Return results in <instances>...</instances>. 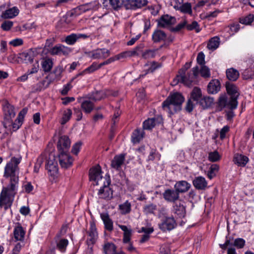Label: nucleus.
<instances>
[{
    "mask_svg": "<svg viewBox=\"0 0 254 254\" xmlns=\"http://www.w3.org/2000/svg\"><path fill=\"white\" fill-rule=\"evenodd\" d=\"M219 44L220 39L218 37L215 36L209 40L207 47L208 49L214 51L219 47Z\"/></svg>",
    "mask_w": 254,
    "mask_h": 254,
    "instance_id": "obj_38",
    "label": "nucleus"
},
{
    "mask_svg": "<svg viewBox=\"0 0 254 254\" xmlns=\"http://www.w3.org/2000/svg\"><path fill=\"white\" fill-rule=\"evenodd\" d=\"M147 0H130L129 3L133 9L140 8L147 4Z\"/></svg>",
    "mask_w": 254,
    "mask_h": 254,
    "instance_id": "obj_43",
    "label": "nucleus"
},
{
    "mask_svg": "<svg viewBox=\"0 0 254 254\" xmlns=\"http://www.w3.org/2000/svg\"><path fill=\"white\" fill-rule=\"evenodd\" d=\"M245 240L242 238H237L234 240L233 246L238 249L243 248L245 245Z\"/></svg>",
    "mask_w": 254,
    "mask_h": 254,
    "instance_id": "obj_59",
    "label": "nucleus"
},
{
    "mask_svg": "<svg viewBox=\"0 0 254 254\" xmlns=\"http://www.w3.org/2000/svg\"><path fill=\"white\" fill-rule=\"evenodd\" d=\"M190 187L191 185L186 181H178L175 185V188L179 194L187 192Z\"/></svg>",
    "mask_w": 254,
    "mask_h": 254,
    "instance_id": "obj_27",
    "label": "nucleus"
},
{
    "mask_svg": "<svg viewBox=\"0 0 254 254\" xmlns=\"http://www.w3.org/2000/svg\"><path fill=\"white\" fill-rule=\"evenodd\" d=\"M77 41L76 34L74 33L67 36L64 40L65 42L68 45H73Z\"/></svg>",
    "mask_w": 254,
    "mask_h": 254,
    "instance_id": "obj_49",
    "label": "nucleus"
},
{
    "mask_svg": "<svg viewBox=\"0 0 254 254\" xmlns=\"http://www.w3.org/2000/svg\"><path fill=\"white\" fill-rule=\"evenodd\" d=\"M200 72L201 76L204 78H207L210 76V71L209 68L205 65L200 66V69H198V72Z\"/></svg>",
    "mask_w": 254,
    "mask_h": 254,
    "instance_id": "obj_50",
    "label": "nucleus"
},
{
    "mask_svg": "<svg viewBox=\"0 0 254 254\" xmlns=\"http://www.w3.org/2000/svg\"><path fill=\"white\" fill-rule=\"evenodd\" d=\"M131 203L128 200L119 205V210L122 215L129 213L131 211Z\"/></svg>",
    "mask_w": 254,
    "mask_h": 254,
    "instance_id": "obj_35",
    "label": "nucleus"
},
{
    "mask_svg": "<svg viewBox=\"0 0 254 254\" xmlns=\"http://www.w3.org/2000/svg\"><path fill=\"white\" fill-rule=\"evenodd\" d=\"M89 178L90 181L94 182L96 185L99 184V181H102L103 180L106 182V179H103L102 177L101 169L99 166L93 167L90 170Z\"/></svg>",
    "mask_w": 254,
    "mask_h": 254,
    "instance_id": "obj_10",
    "label": "nucleus"
},
{
    "mask_svg": "<svg viewBox=\"0 0 254 254\" xmlns=\"http://www.w3.org/2000/svg\"><path fill=\"white\" fill-rule=\"evenodd\" d=\"M173 211L179 218L184 217L186 215L185 202L182 201L176 202L173 206Z\"/></svg>",
    "mask_w": 254,
    "mask_h": 254,
    "instance_id": "obj_17",
    "label": "nucleus"
},
{
    "mask_svg": "<svg viewBox=\"0 0 254 254\" xmlns=\"http://www.w3.org/2000/svg\"><path fill=\"white\" fill-rule=\"evenodd\" d=\"M254 19V15L253 14H249L247 16L240 19V22L245 25L250 24Z\"/></svg>",
    "mask_w": 254,
    "mask_h": 254,
    "instance_id": "obj_55",
    "label": "nucleus"
},
{
    "mask_svg": "<svg viewBox=\"0 0 254 254\" xmlns=\"http://www.w3.org/2000/svg\"><path fill=\"white\" fill-rule=\"evenodd\" d=\"M161 65L155 62L151 63H148L144 65V71L145 73L144 75H145L149 72H153L157 68L161 67Z\"/></svg>",
    "mask_w": 254,
    "mask_h": 254,
    "instance_id": "obj_36",
    "label": "nucleus"
},
{
    "mask_svg": "<svg viewBox=\"0 0 254 254\" xmlns=\"http://www.w3.org/2000/svg\"><path fill=\"white\" fill-rule=\"evenodd\" d=\"M110 54L109 50L103 48L97 49L88 53V57L93 59H104L108 58Z\"/></svg>",
    "mask_w": 254,
    "mask_h": 254,
    "instance_id": "obj_13",
    "label": "nucleus"
},
{
    "mask_svg": "<svg viewBox=\"0 0 254 254\" xmlns=\"http://www.w3.org/2000/svg\"><path fill=\"white\" fill-rule=\"evenodd\" d=\"M101 217L105 225V228L111 231L113 229V222L107 213L101 214Z\"/></svg>",
    "mask_w": 254,
    "mask_h": 254,
    "instance_id": "obj_33",
    "label": "nucleus"
},
{
    "mask_svg": "<svg viewBox=\"0 0 254 254\" xmlns=\"http://www.w3.org/2000/svg\"><path fill=\"white\" fill-rule=\"evenodd\" d=\"M186 28L190 31L194 30L196 33L201 30L198 23L195 21H193L191 24H188L187 22Z\"/></svg>",
    "mask_w": 254,
    "mask_h": 254,
    "instance_id": "obj_51",
    "label": "nucleus"
},
{
    "mask_svg": "<svg viewBox=\"0 0 254 254\" xmlns=\"http://www.w3.org/2000/svg\"><path fill=\"white\" fill-rule=\"evenodd\" d=\"M87 11H88V7H87L85 4H82L76 7L72 10L71 12V16L75 15V16H77Z\"/></svg>",
    "mask_w": 254,
    "mask_h": 254,
    "instance_id": "obj_41",
    "label": "nucleus"
},
{
    "mask_svg": "<svg viewBox=\"0 0 254 254\" xmlns=\"http://www.w3.org/2000/svg\"><path fill=\"white\" fill-rule=\"evenodd\" d=\"M41 66L44 72H49L53 66V62L52 59L46 58L41 62Z\"/></svg>",
    "mask_w": 254,
    "mask_h": 254,
    "instance_id": "obj_34",
    "label": "nucleus"
},
{
    "mask_svg": "<svg viewBox=\"0 0 254 254\" xmlns=\"http://www.w3.org/2000/svg\"><path fill=\"white\" fill-rule=\"evenodd\" d=\"M167 36L165 32L160 29H156L152 35V40L154 43L165 42L167 40Z\"/></svg>",
    "mask_w": 254,
    "mask_h": 254,
    "instance_id": "obj_22",
    "label": "nucleus"
},
{
    "mask_svg": "<svg viewBox=\"0 0 254 254\" xmlns=\"http://www.w3.org/2000/svg\"><path fill=\"white\" fill-rule=\"evenodd\" d=\"M187 26V20H183L180 23H179L175 27L172 29V31L173 32H178L180 31L184 27H186Z\"/></svg>",
    "mask_w": 254,
    "mask_h": 254,
    "instance_id": "obj_60",
    "label": "nucleus"
},
{
    "mask_svg": "<svg viewBox=\"0 0 254 254\" xmlns=\"http://www.w3.org/2000/svg\"><path fill=\"white\" fill-rule=\"evenodd\" d=\"M233 161L235 164H237L238 166L244 167L246 166L249 161V158L246 156L236 154L234 157Z\"/></svg>",
    "mask_w": 254,
    "mask_h": 254,
    "instance_id": "obj_32",
    "label": "nucleus"
},
{
    "mask_svg": "<svg viewBox=\"0 0 254 254\" xmlns=\"http://www.w3.org/2000/svg\"><path fill=\"white\" fill-rule=\"evenodd\" d=\"M238 101L231 98H228L226 94L220 95L217 102V110L219 111L224 109L233 110L237 108Z\"/></svg>",
    "mask_w": 254,
    "mask_h": 254,
    "instance_id": "obj_5",
    "label": "nucleus"
},
{
    "mask_svg": "<svg viewBox=\"0 0 254 254\" xmlns=\"http://www.w3.org/2000/svg\"><path fill=\"white\" fill-rule=\"evenodd\" d=\"M18 187L7 185L3 187L0 193V208L5 210L10 208L17 193Z\"/></svg>",
    "mask_w": 254,
    "mask_h": 254,
    "instance_id": "obj_3",
    "label": "nucleus"
},
{
    "mask_svg": "<svg viewBox=\"0 0 254 254\" xmlns=\"http://www.w3.org/2000/svg\"><path fill=\"white\" fill-rule=\"evenodd\" d=\"M177 224L174 217H167L162 220L161 223L159 224V228L164 232L173 230L176 226Z\"/></svg>",
    "mask_w": 254,
    "mask_h": 254,
    "instance_id": "obj_12",
    "label": "nucleus"
},
{
    "mask_svg": "<svg viewBox=\"0 0 254 254\" xmlns=\"http://www.w3.org/2000/svg\"><path fill=\"white\" fill-rule=\"evenodd\" d=\"M46 167L50 175L55 176L58 174V163L54 154H50L49 155Z\"/></svg>",
    "mask_w": 254,
    "mask_h": 254,
    "instance_id": "obj_7",
    "label": "nucleus"
},
{
    "mask_svg": "<svg viewBox=\"0 0 254 254\" xmlns=\"http://www.w3.org/2000/svg\"><path fill=\"white\" fill-rule=\"evenodd\" d=\"M70 145L69 138L66 136H61L58 143V148L59 152H67Z\"/></svg>",
    "mask_w": 254,
    "mask_h": 254,
    "instance_id": "obj_16",
    "label": "nucleus"
},
{
    "mask_svg": "<svg viewBox=\"0 0 254 254\" xmlns=\"http://www.w3.org/2000/svg\"><path fill=\"white\" fill-rule=\"evenodd\" d=\"M190 67V64L189 63H186L184 66L180 69L179 71V74L177 75L176 79L174 82H181L187 86L191 85L193 79L196 77L198 74V66L194 67L192 68V73H187L186 71Z\"/></svg>",
    "mask_w": 254,
    "mask_h": 254,
    "instance_id": "obj_4",
    "label": "nucleus"
},
{
    "mask_svg": "<svg viewBox=\"0 0 254 254\" xmlns=\"http://www.w3.org/2000/svg\"><path fill=\"white\" fill-rule=\"evenodd\" d=\"M111 6L114 9H118L121 7L123 3V0H109Z\"/></svg>",
    "mask_w": 254,
    "mask_h": 254,
    "instance_id": "obj_58",
    "label": "nucleus"
},
{
    "mask_svg": "<svg viewBox=\"0 0 254 254\" xmlns=\"http://www.w3.org/2000/svg\"><path fill=\"white\" fill-rule=\"evenodd\" d=\"M13 22L11 21H5L1 24V28L4 31H8L12 27Z\"/></svg>",
    "mask_w": 254,
    "mask_h": 254,
    "instance_id": "obj_61",
    "label": "nucleus"
},
{
    "mask_svg": "<svg viewBox=\"0 0 254 254\" xmlns=\"http://www.w3.org/2000/svg\"><path fill=\"white\" fill-rule=\"evenodd\" d=\"M114 61H115V59L113 58H111L108 59L106 61H105L103 63H101V64H98L94 62V63H92V64L90 66L86 68L84 70H83L82 71L80 72L78 74H77L76 76H81V75H83L86 74H87V73H92V72H94V71L96 70L97 69L101 68L102 66L106 65V64H108L112 63Z\"/></svg>",
    "mask_w": 254,
    "mask_h": 254,
    "instance_id": "obj_9",
    "label": "nucleus"
},
{
    "mask_svg": "<svg viewBox=\"0 0 254 254\" xmlns=\"http://www.w3.org/2000/svg\"><path fill=\"white\" fill-rule=\"evenodd\" d=\"M59 160L62 168H67L70 167L73 163V159L67 152H61L59 154Z\"/></svg>",
    "mask_w": 254,
    "mask_h": 254,
    "instance_id": "obj_14",
    "label": "nucleus"
},
{
    "mask_svg": "<svg viewBox=\"0 0 254 254\" xmlns=\"http://www.w3.org/2000/svg\"><path fill=\"white\" fill-rule=\"evenodd\" d=\"M143 137V131L140 129H136L132 133L131 136L132 141L133 143H137Z\"/></svg>",
    "mask_w": 254,
    "mask_h": 254,
    "instance_id": "obj_39",
    "label": "nucleus"
},
{
    "mask_svg": "<svg viewBox=\"0 0 254 254\" xmlns=\"http://www.w3.org/2000/svg\"><path fill=\"white\" fill-rule=\"evenodd\" d=\"M64 69L62 66H58L55 67L53 72L47 76L46 78L42 81V84L45 88L48 87L49 85L55 80H59L62 76Z\"/></svg>",
    "mask_w": 254,
    "mask_h": 254,
    "instance_id": "obj_6",
    "label": "nucleus"
},
{
    "mask_svg": "<svg viewBox=\"0 0 254 254\" xmlns=\"http://www.w3.org/2000/svg\"><path fill=\"white\" fill-rule=\"evenodd\" d=\"M156 50H148L143 53L142 56L144 59H150L155 56Z\"/></svg>",
    "mask_w": 254,
    "mask_h": 254,
    "instance_id": "obj_57",
    "label": "nucleus"
},
{
    "mask_svg": "<svg viewBox=\"0 0 254 254\" xmlns=\"http://www.w3.org/2000/svg\"><path fill=\"white\" fill-rule=\"evenodd\" d=\"M194 187L198 190L204 189L207 185V182L204 177L199 176L194 178L193 180Z\"/></svg>",
    "mask_w": 254,
    "mask_h": 254,
    "instance_id": "obj_30",
    "label": "nucleus"
},
{
    "mask_svg": "<svg viewBox=\"0 0 254 254\" xmlns=\"http://www.w3.org/2000/svg\"><path fill=\"white\" fill-rule=\"evenodd\" d=\"M226 88L227 93L230 95V98L236 100L237 101L238 98L239 96L238 92V88L233 84L229 82H226Z\"/></svg>",
    "mask_w": 254,
    "mask_h": 254,
    "instance_id": "obj_25",
    "label": "nucleus"
},
{
    "mask_svg": "<svg viewBox=\"0 0 254 254\" xmlns=\"http://www.w3.org/2000/svg\"><path fill=\"white\" fill-rule=\"evenodd\" d=\"M219 166L215 164H212L210 166L207 174L208 177L210 179H212L216 176V173L218 172L219 170Z\"/></svg>",
    "mask_w": 254,
    "mask_h": 254,
    "instance_id": "obj_47",
    "label": "nucleus"
},
{
    "mask_svg": "<svg viewBox=\"0 0 254 254\" xmlns=\"http://www.w3.org/2000/svg\"><path fill=\"white\" fill-rule=\"evenodd\" d=\"M221 156L217 151L210 152L208 154V159L211 162H216L220 160Z\"/></svg>",
    "mask_w": 254,
    "mask_h": 254,
    "instance_id": "obj_54",
    "label": "nucleus"
},
{
    "mask_svg": "<svg viewBox=\"0 0 254 254\" xmlns=\"http://www.w3.org/2000/svg\"><path fill=\"white\" fill-rule=\"evenodd\" d=\"M34 57V52L32 50L24 51L19 54V58L24 63H31Z\"/></svg>",
    "mask_w": 254,
    "mask_h": 254,
    "instance_id": "obj_29",
    "label": "nucleus"
},
{
    "mask_svg": "<svg viewBox=\"0 0 254 254\" xmlns=\"http://www.w3.org/2000/svg\"><path fill=\"white\" fill-rule=\"evenodd\" d=\"M97 237L98 234L95 224L93 222H90V228L88 232V236L87 240V242L88 245L93 244L95 242Z\"/></svg>",
    "mask_w": 254,
    "mask_h": 254,
    "instance_id": "obj_18",
    "label": "nucleus"
},
{
    "mask_svg": "<svg viewBox=\"0 0 254 254\" xmlns=\"http://www.w3.org/2000/svg\"><path fill=\"white\" fill-rule=\"evenodd\" d=\"M116 247L112 243H105L103 246V252L104 254H115Z\"/></svg>",
    "mask_w": 254,
    "mask_h": 254,
    "instance_id": "obj_40",
    "label": "nucleus"
},
{
    "mask_svg": "<svg viewBox=\"0 0 254 254\" xmlns=\"http://www.w3.org/2000/svg\"><path fill=\"white\" fill-rule=\"evenodd\" d=\"M118 227L124 232L123 241L124 243H129L132 230L130 226L118 224Z\"/></svg>",
    "mask_w": 254,
    "mask_h": 254,
    "instance_id": "obj_23",
    "label": "nucleus"
},
{
    "mask_svg": "<svg viewBox=\"0 0 254 254\" xmlns=\"http://www.w3.org/2000/svg\"><path fill=\"white\" fill-rule=\"evenodd\" d=\"M106 182L104 181V185L98 191V195L99 198L110 199L112 198L113 191L109 187L110 184V180L105 179Z\"/></svg>",
    "mask_w": 254,
    "mask_h": 254,
    "instance_id": "obj_8",
    "label": "nucleus"
},
{
    "mask_svg": "<svg viewBox=\"0 0 254 254\" xmlns=\"http://www.w3.org/2000/svg\"><path fill=\"white\" fill-rule=\"evenodd\" d=\"M81 107L85 113H90L94 109V103L90 98H85L81 102Z\"/></svg>",
    "mask_w": 254,
    "mask_h": 254,
    "instance_id": "obj_28",
    "label": "nucleus"
},
{
    "mask_svg": "<svg viewBox=\"0 0 254 254\" xmlns=\"http://www.w3.org/2000/svg\"><path fill=\"white\" fill-rule=\"evenodd\" d=\"M156 158H157L158 160H159L160 158V155L159 153H157L156 152V150H152L149 153V155L148 157L147 160L148 161H150V160L153 161Z\"/></svg>",
    "mask_w": 254,
    "mask_h": 254,
    "instance_id": "obj_62",
    "label": "nucleus"
},
{
    "mask_svg": "<svg viewBox=\"0 0 254 254\" xmlns=\"http://www.w3.org/2000/svg\"><path fill=\"white\" fill-rule=\"evenodd\" d=\"M4 118L7 122L10 121L15 116V112L12 105L6 103L3 107Z\"/></svg>",
    "mask_w": 254,
    "mask_h": 254,
    "instance_id": "obj_21",
    "label": "nucleus"
},
{
    "mask_svg": "<svg viewBox=\"0 0 254 254\" xmlns=\"http://www.w3.org/2000/svg\"><path fill=\"white\" fill-rule=\"evenodd\" d=\"M164 199L169 202H175L179 198V194L175 190L168 189L163 194Z\"/></svg>",
    "mask_w": 254,
    "mask_h": 254,
    "instance_id": "obj_20",
    "label": "nucleus"
},
{
    "mask_svg": "<svg viewBox=\"0 0 254 254\" xmlns=\"http://www.w3.org/2000/svg\"><path fill=\"white\" fill-rule=\"evenodd\" d=\"M125 159V155L123 154L116 155L112 161L111 167L116 170H120L124 163Z\"/></svg>",
    "mask_w": 254,
    "mask_h": 254,
    "instance_id": "obj_24",
    "label": "nucleus"
},
{
    "mask_svg": "<svg viewBox=\"0 0 254 254\" xmlns=\"http://www.w3.org/2000/svg\"><path fill=\"white\" fill-rule=\"evenodd\" d=\"M72 51L70 48L60 44V56L68 55Z\"/></svg>",
    "mask_w": 254,
    "mask_h": 254,
    "instance_id": "obj_53",
    "label": "nucleus"
},
{
    "mask_svg": "<svg viewBox=\"0 0 254 254\" xmlns=\"http://www.w3.org/2000/svg\"><path fill=\"white\" fill-rule=\"evenodd\" d=\"M57 249L62 253L65 251L68 241L65 239H61L56 241Z\"/></svg>",
    "mask_w": 254,
    "mask_h": 254,
    "instance_id": "obj_42",
    "label": "nucleus"
},
{
    "mask_svg": "<svg viewBox=\"0 0 254 254\" xmlns=\"http://www.w3.org/2000/svg\"><path fill=\"white\" fill-rule=\"evenodd\" d=\"M226 73L227 78L231 81H236L239 76V71L233 68L228 69Z\"/></svg>",
    "mask_w": 254,
    "mask_h": 254,
    "instance_id": "obj_37",
    "label": "nucleus"
},
{
    "mask_svg": "<svg viewBox=\"0 0 254 254\" xmlns=\"http://www.w3.org/2000/svg\"><path fill=\"white\" fill-rule=\"evenodd\" d=\"M105 97V95L103 91H97L94 93L90 97L93 101L100 100Z\"/></svg>",
    "mask_w": 254,
    "mask_h": 254,
    "instance_id": "obj_52",
    "label": "nucleus"
},
{
    "mask_svg": "<svg viewBox=\"0 0 254 254\" xmlns=\"http://www.w3.org/2000/svg\"><path fill=\"white\" fill-rule=\"evenodd\" d=\"M44 157L43 155L39 156L37 160V161L34 165V171L35 173H38L39 169L43 163Z\"/></svg>",
    "mask_w": 254,
    "mask_h": 254,
    "instance_id": "obj_56",
    "label": "nucleus"
},
{
    "mask_svg": "<svg viewBox=\"0 0 254 254\" xmlns=\"http://www.w3.org/2000/svg\"><path fill=\"white\" fill-rule=\"evenodd\" d=\"M88 7V11L90 10H96L99 7V2L96 1H92L89 3H85Z\"/></svg>",
    "mask_w": 254,
    "mask_h": 254,
    "instance_id": "obj_63",
    "label": "nucleus"
},
{
    "mask_svg": "<svg viewBox=\"0 0 254 254\" xmlns=\"http://www.w3.org/2000/svg\"><path fill=\"white\" fill-rule=\"evenodd\" d=\"M156 209V206L153 204L147 205L144 207V211L146 213H153Z\"/></svg>",
    "mask_w": 254,
    "mask_h": 254,
    "instance_id": "obj_64",
    "label": "nucleus"
},
{
    "mask_svg": "<svg viewBox=\"0 0 254 254\" xmlns=\"http://www.w3.org/2000/svg\"><path fill=\"white\" fill-rule=\"evenodd\" d=\"M220 89V82L218 80L216 79L211 81L207 86L208 92L210 94H215L217 93Z\"/></svg>",
    "mask_w": 254,
    "mask_h": 254,
    "instance_id": "obj_31",
    "label": "nucleus"
},
{
    "mask_svg": "<svg viewBox=\"0 0 254 254\" xmlns=\"http://www.w3.org/2000/svg\"><path fill=\"white\" fill-rule=\"evenodd\" d=\"M162 122L161 117L148 119L143 122V127L144 129H151L157 124H161Z\"/></svg>",
    "mask_w": 254,
    "mask_h": 254,
    "instance_id": "obj_19",
    "label": "nucleus"
},
{
    "mask_svg": "<svg viewBox=\"0 0 254 254\" xmlns=\"http://www.w3.org/2000/svg\"><path fill=\"white\" fill-rule=\"evenodd\" d=\"M177 10H180L181 12L184 13L192 14L191 5L190 3L189 2L183 3L180 7L178 8Z\"/></svg>",
    "mask_w": 254,
    "mask_h": 254,
    "instance_id": "obj_45",
    "label": "nucleus"
},
{
    "mask_svg": "<svg viewBox=\"0 0 254 254\" xmlns=\"http://www.w3.org/2000/svg\"><path fill=\"white\" fill-rule=\"evenodd\" d=\"M5 7V4L0 6V11H2L1 17L4 19L12 18L16 16L19 12L18 8L16 6H13L6 10H4Z\"/></svg>",
    "mask_w": 254,
    "mask_h": 254,
    "instance_id": "obj_11",
    "label": "nucleus"
},
{
    "mask_svg": "<svg viewBox=\"0 0 254 254\" xmlns=\"http://www.w3.org/2000/svg\"><path fill=\"white\" fill-rule=\"evenodd\" d=\"M25 231L22 227L18 224L13 230V236L15 241H22L24 240Z\"/></svg>",
    "mask_w": 254,
    "mask_h": 254,
    "instance_id": "obj_26",
    "label": "nucleus"
},
{
    "mask_svg": "<svg viewBox=\"0 0 254 254\" xmlns=\"http://www.w3.org/2000/svg\"><path fill=\"white\" fill-rule=\"evenodd\" d=\"M201 97V92L200 89L197 87H194L191 93L190 99L197 103Z\"/></svg>",
    "mask_w": 254,
    "mask_h": 254,
    "instance_id": "obj_44",
    "label": "nucleus"
},
{
    "mask_svg": "<svg viewBox=\"0 0 254 254\" xmlns=\"http://www.w3.org/2000/svg\"><path fill=\"white\" fill-rule=\"evenodd\" d=\"M72 115L71 110L69 109H66L64 111L63 117L62 118L61 123V124L64 125L68 122L71 118Z\"/></svg>",
    "mask_w": 254,
    "mask_h": 254,
    "instance_id": "obj_48",
    "label": "nucleus"
},
{
    "mask_svg": "<svg viewBox=\"0 0 254 254\" xmlns=\"http://www.w3.org/2000/svg\"><path fill=\"white\" fill-rule=\"evenodd\" d=\"M21 160V157H13L6 165L3 176L5 178H9V183L7 185L18 187L19 168L18 165L20 163Z\"/></svg>",
    "mask_w": 254,
    "mask_h": 254,
    "instance_id": "obj_1",
    "label": "nucleus"
},
{
    "mask_svg": "<svg viewBox=\"0 0 254 254\" xmlns=\"http://www.w3.org/2000/svg\"><path fill=\"white\" fill-rule=\"evenodd\" d=\"M185 98L180 93L171 94L162 103L163 110L170 115H173L182 109Z\"/></svg>",
    "mask_w": 254,
    "mask_h": 254,
    "instance_id": "obj_2",
    "label": "nucleus"
},
{
    "mask_svg": "<svg viewBox=\"0 0 254 254\" xmlns=\"http://www.w3.org/2000/svg\"><path fill=\"white\" fill-rule=\"evenodd\" d=\"M213 102V98L209 97H204L200 100V104L203 108L210 107Z\"/></svg>",
    "mask_w": 254,
    "mask_h": 254,
    "instance_id": "obj_46",
    "label": "nucleus"
},
{
    "mask_svg": "<svg viewBox=\"0 0 254 254\" xmlns=\"http://www.w3.org/2000/svg\"><path fill=\"white\" fill-rule=\"evenodd\" d=\"M176 23L175 17L168 14L162 16L158 21V25L163 28H167Z\"/></svg>",
    "mask_w": 254,
    "mask_h": 254,
    "instance_id": "obj_15",
    "label": "nucleus"
}]
</instances>
